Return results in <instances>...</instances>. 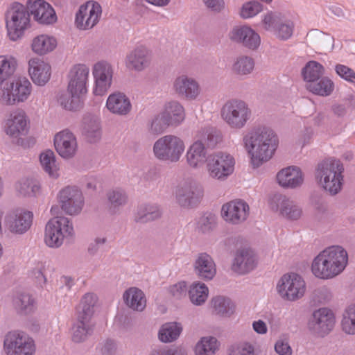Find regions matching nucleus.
I'll return each instance as SVG.
<instances>
[{
    "instance_id": "obj_1",
    "label": "nucleus",
    "mask_w": 355,
    "mask_h": 355,
    "mask_svg": "<svg viewBox=\"0 0 355 355\" xmlns=\"http://www.w3.org/2000/svg\"><path fill=\"white\" fill-rule=\"evenodd\" d=\"M243 144L252 165L257 168L273 157L279 146V138L272 128L263 126L245 135Z\"/></svg>"
},
{
    "instance_id": "obj_31",
    "label": "nucleus",
    "mask_w": 355,
    "mask_h": 355,
    "mask_svg": "<svg viewBox=\"0 0 355 355\" xmlns=\"http://www.w3.org/2000/svg\"><path fill=\"white\" fill-rule=\"evenodd\" d=\"M150 60L149 50L144 46H139L127 55L125 62L128 69L141 71L148 66Z\"/></svg>"
},
{
    "instance_id": "obj_19",
    "label": "nucleus",
    "mask_w": 355,
    "mask_h": 355,
    "mask_svg": "<svg viewBox=\"0 0 355 355\" xmlns=\"http://www.w3.org/2000/svg\"><path fill=\"white\" fill-rule=\"evenodd\" d=\"M250 211L249 205L242 200H234L221 207V217L227 223L238 225L245 221Z\"/></svg>"
},
{
    "instance_id": "obj_5",
    "label": "nucleus",
    "mask_w": 355,
    "mask_h": 355,
    "mask_svg": "<svg viewBox=\"0 0 355 355\" xmlns=\"http://www.w3.org/2000/svg\"><path fill=\"white\" fill-rule=\"evenodd\" d=\"M4 20L6 35L12 42L21 40L31 26L29 12L19 3H13L7 8Z\"/></svg>"
},
{
    "instance_id": "obj_42",
    "label": "nucleus",
    "mask_w": 355,
    "mask_h": 355,
    "mask_svg": "<svg viewBox=\"0 0 355 355\" xmlns=\"http://www.w3.org/2000/svg\"><path fill=\"white\" fill-rule=\"evenodd\" d=\"M209 289L204 283L195 282L189 290V296L191 302L196 305H201L207 300Z\"/></svg>"
},
{
    "instance_id": "obj_11",
    "label": "nucleus",
    "mask_w": 355,
    "mask_h": 355,
    "mask_svg": "<svg viewBox=\"0 0 355 355\" xmlns=\"http://www.w3.org/2000/svg\"><path fill=\"white\" fill-rule=\"evenodd\" d=\"M277 291L283 300L295 302L305 295L306 284L300 275L289 272L284 274L279 279L277 284Z\"/></svg>"
},
{
    "instance_id": "obj_20",
    "label": "nucleus",
    "mask_w": 355,
    "mask_h": 355,
    "mask_svg": "<svg viewBox=\"0 0 355 355\" xmlns=\"http://www.w3.org/2000/svg\"><path fill=\"white\" fill-rule=\"evenodd\" d=\"M93 76L95 81L93 93L96 96L104 95L111 85L112 69L110 64L104 61L97 62L93 68Z\"/></svg>"
},
{
    "instance_id": "obj_37",
    "label": "nucleus",
    "mask_w": 355,
    "mask_h": 355,
    "mask_svg": "<svg viewBox=\"0 0 355 355\" xmlns=\"http://www.w3.org/2000/svg\"><path fill=\"white\" fill-rule=\"evenodd\" d=\"M18 67L17 59L9 54L0 55V85L10 79Z\"/></svg>"
},
{
    "instance_id": "obj_50",
    "label": "nucleus",
    "mask_w": 355,
    "mask_h": 355,
    "mask_svg": "<svg viewBox=\"0 0 355 355\" xmlns=\"http://www.w3.org/2000/svg\"><path fill=\"white\" fill-rule=\"evenodd\" d=\"M294 24L291 21H282L280 20L275 28V34L281 40H288L292 36Z\"/></svg>"
},
{
    "instance_id": "obj_9",
    "label": "nucleus",
    "mask_w": 355,
    "mask_h": 355,
    "mask_svg": "<svg viewBox=\"0 0 355 355\" xmlns=\"http://www.w3.org/2000/svg\"><path fill=\"white\" fill-rule=\"evenodd\" d=\"M185 147L182 138L174 135H167L155 141L153 153L159 160L178 162L182 157Z\"/></svg>"
},
{
    "instance_id": "obj_30",
    "label": "nucleus",
    "mask_w": 355,
    "mask_h": 355,
    "mask_svg": "<svg viewBox=\"0 0 355 355\" xmlns=\"http://www.w3.org/2000/svg\"><path fill=\"white\" fill-rule=\"evenodd\" d=\"M207 152L205 144L200 140L193 142L187 148L185 159L188 166L198 168L207 161Z\"/></svg>"
},
{
    "instance_id": "obj_3",
    "label": "nucleus",
    "mask_w": 355,
    "mask_h": 355,
    "mask_svg": "<svg viewBox=\"0 0 355 355\" xmlns=\"http://www.w3.org/2000/svg\"><path fill=\"white\" fill-rule=\"evenodd\" d=\"M348 263L347 251L340 246H331L320 252L313 260L311 272L320 279H331L341 274Z\"/></svg>"
},
{
    "instance_id": "obj_46",
    "label": "nucleus",
    "mask_w": 355,
    "mask_h": 355,
    "mask_svg": "<svg viewBox=\"0 0 355 355\" xmlns=\"http://www.w3.org/2000/svg\"><path fill=\"white\" fill-rule=\"evenodd\" d=\"M340 327L346 334L355 335V308L350 306L345 311Z\"/></svg>"
},
{
    "instance_id": "obj_8",
    "label": "nucleus",
    "mask_w": 355,
    "mask_h": 355,
    "mask_svg": "<svg viewBox=\"0 0 355 355\" xmlns=\"http://www.w3.org/2000/svg\"><path fill=\"white\" fill-rule=\"evenodd\" d=\"M33 90L31 83L26 77L19 76L6 82L1 89L0 103L15 105L26 101Z\"/></svg>"
},
{
    "instance_id": "obj_26",
    "label": "nucleus",
    "mask_w": 355,
    "mask_h": 355,
    "mask_svg": "<svg viewBox=\"0 0 355 355\" xmlns=\"http://www.w3.org/2000/svg\"><path fill=\"white\" fill-rule=\"evenodd\" d=\"M56 37L47 33H42L33 37L30 47L33 53L39 56H44L53 52L58 47Z\"/></svg>"
},
{
    "instance_id": "obj_51",
    "label": "nucleus",
    "mask_w": 355,
    "mask_h": 355,
    "mask_svg": "<svg viewBox=\"0 0 355 355\" xmlns=\"http://www.w3.org/2000/svg\"><path fill=\"white\" fill-rule=\"evenodd\" d=\"M279 21V17L277 14L268 12L263 16L261 24L266 31H273L275 32Z\"/></svg>"
},
{
    "instance_id": "obj_36",
    "label": "nucleus",
    "mask_w": 355,
    "mask_h": 355,
    "mask_svg": "<svg viewBox=\"0 0 355 355\" xmlns=\"http://www.w3.org/2000/svg\"><path fill=\"white\" fill-rule=\"evenodd\" d=\"M123 299L126 306L134 311H142L146 306L144 292L136 287L127 289L123 295Z\"/></svg>"
},
{
    "instance_id": "obj_16",
    "label": "nucleus",
    "mask_w": 355,
    "mask_h": 355,
    "mask_svg": "<svg viewBox=\"0 0 355 355\" xmlns=\"http://www.w3.org/2000/svg\"><path fill=\"white\" fill-rule=\"evenodd\" d=\"M185 118L184 107L178 102H171L166 105L163 112L159 114L152 122L155 130H162L167 127L180 124Z\"/></svg>"
},
{
    "instance_id": "obj_57",
    "label": "nucleus",
    "mask_w": 355,
    "mask_h": 355,
    "mask_svg": "<svg viewBox=\"0 0 355 355\" xmlns=\"http://www.w3.org/2000/svg\"><path fill=\"white\" fill-rule=\"evenodd\" d=\"M275 351L280 355H291L292 349L288 343L284 340H279L275 345Z\"/></svg>"
},
{
    "instance_id": "obj_34",
    "label": "nucleus",
    "mask_w": 355,
    "mask_h": 355,
    "mask_svg": "<svg viewBox=\"0 0 355 355\" xmlns=\"http://www.w3.org/2000/svg\"><path fill=\"white\" fill-rule=\"evenodd\" d=\"M256 266V259L250 250H241L236 252L233 262L232 270L239 274H244L252 270Z\"/></svg>"
},
{
    "instance_id": "obj_28",
    "label": "nucleus",
    "mask_w": 355,
    "mask_h": 355,
    "mask_svg": "<svg viewBox=\"0 0 355 355\" xmlns=\"http://www.w3.org/2000/svg\"><path fill=\"white\" fill-rule=\"evenodd\" d=\"M173 88L180 96L189 100L196 99L200 92L198 83L186 75L176 78L173 83Z\"/></svg>"
},
{
    "instance_id": "obj_49",
    "label": "nucleus",
    "mask_w": 355,
    "mask_h": 355,
    "mask_svg": "<svg viewBox=\"0 0 355 355\" xmlns=\"http://www.w3.org/2000/svg\"><path fill=\"white\" fill-rule=\"evenodd\" d=\"M14 303L19 311L28 313L32 311L35 301L29 294L24 293L15 299Z\"/></svg>"
},
{
    "instance_id": "obj_27",
    "label": "nucleus",
    "mask_w": 355,
    "mask_h": 355,
    "mask_svg": "<svg viewBox=\"0 0 355 355\" xmlns=\"http://www.w3.org/2000/svg\"><path fill=\"white\" fill-rule=\"evenodd\" d=\"M278 184L283 188L295 189L304 182L302 171L297 166H288L280 170L276 176Z\"/></svg>"
},
{
    "instance_id": "obj_13",
    "label": "nucleus",
    "mask_w": 355,
    "mask_h": 355,
    "mask_svg": "<svg viewBox=\"0 0 355 355\" xmlns=\"http://www.w3.org/2000/svg\"><path fill=\"white\" fill-rule=\"evenodd\" d=\"M7 355H35L36 346L34 340L22 331L9 332L4 340Z\"/></svg>"
},
{
    "instance_id": "obj_47",
    "label": "nucleus",
    "mask_w": 355,
    "mask_h": 355,
    "mask_svg": "<svg viewBox=\"0 0 355 355\" xmlns=\"http://www.w3.org/2000/svg\"><path fill=\"white\" fill-rule=\"evenodd\" d=\"M254 60L246 56L239 57L233 65L232 69L238 74L245 75L252 72L254 69Z\"/></svg>"
},
{
    "instance_id": "obj_56",
    "label": "nucleus",
    "mask_w": 355,
    "mask_h": 355,
    "mask_svg": "<svg viewBox=\"0 0 355 355\" xmlns=\"http://www.w3.org/2000/svg\"><path fill=\"white\" fill-rule=\"evenodd\" d=\"M85 135L89 142L96 141L101 137V131L98 124L94 122L91 128H86Z\"/></svg>"
},
{
    "instance_id": "obj_29",
    "label": "nucleus",
    "mask_w": 355,
    "mask_h": 355,
    "mask_svg": "<svg viewBox=\"0 0 355 355\" xmlns=\"http://www.w3.org/2000/svg\"><path fill=\"white\" fill-rule=\"evenodd\" d=\"M27 124L26 114L23 111H15L6 119L4 130L6 135L17 138L26 132Z\"/></svg>"
},
{
    "instance_id": "obj_53",
    "label": "nucleus",
    "mask_w": 355,
    "mask_h": 355,
    "mask_svg": "<svg viewBox=\"0 0 355 355\" xmlns=\"http://www.w3.org/2000/svg\"><path fill=\"white\" fill-rule=\"evenodd\" d=\"M109 201L114 207L121 205L126 202L127 196L121 190H113L107 194Z\"/></svg>"
},
{
    "instance_id": "obj_22",
    "label": "nucleus",
    "mask_w": 355,
    "mask_h": 355,
    "mask_svg": "<svg viewBox=\"0 0 355 355\" xmlns=\"http://www.w3.org/2000/svg\"><path fill=\"white\" fill-rule=\"evenodd\" d=\"M28 72L33 83L37 86H44L51 79V65L39 58H32L28 62Z\"/></svg>"
},
{
    "instance_id": "obj_60",
    "label": "nucleus",
    "mask_w": 355,
    "mask_h": 355,
    "mask_svg": "<svg viewBox=\"0 0 355 355\" xmlns=\"http://www.w3.org/2000/svg\"><path fill=\"white\" fill-rule=\"evenodd\" d=\"M25 182L30 183L31 182V180L25 179L17 182L15 184V189L20 195L24 196H30V187L27 188L26 186L24 185Z\"/></svg>"
},
{
    "instance_id": "obj_64",
    "label": "nucleus",
    "mask_w": 355,
    "mask_h": 355,
    "mask_svg": "<svg viewBox=\"0 0 355 355\" xmlns=\"http://www.w3.org/2000/svg\"><path fill=\"white\" fill-rule=\"evenodd\" d=\"M150 355H186L185 353L178 349H169L162 352L155 351Z\"/></svg>"
},
{
    "instance_id": "obj_23",
    "label": "nucleus",
    "mask_w": 355,
    "mask_h": 355,
    "mask_svg": "<svg viewBox=\"0 0 355 355\" xmlns=\"http://www.w3.org/2000/svg\"><path fill=\"white\" fill-rule=\"evenodd\" d=\"M54 146L58 153L65 159L73 157L78 149L76 138L68 130H62L55 135Z\"/></svg>"
},
{
    "instance_id": "obj_62",
    "label": "nucleus",
    "mask_w": 355,
    "mask_h": 355,
    "mask_svg": "<svg viewBox=\"0 0 355 355\" xmlns=\"http://www.w3.org/2000/svg\"><path fill=\"white\" fill-rule=\"evenodd\" d=\"M198 137L200 139L207 140V144L211 145V146L216 144L220 139L219 135H218L212 132L207 133V139H205V136L203 135V133L200 132H199Z\"/></svg>"
},
{
    "instance_id": "obj_7",
    "label": "nucleus",
    "mask_w": 355,
    "mask_h": 355,
    "mask_svg": "<svg viewBox=\"0 0 355 355\" xmlns=\"http://www.w3.org/2000/svg\"><path fill=\"white\" fill-rule=\"evenodd\" d=\"M75 230L72 221L65 216L51 218L45 225L44 242L51 248H58L73 237Z\"/></svg>"
},
{
    "instance_id": "obj_2",
    "label": "nucleus",
    "mask_w": 355,
    "mask_h": 355,
    "mask_svg": "<svg viewBox=\"0 0 355 355\" xmlns=\"http://www.w3.org/2000/svg\"><path fill=\"white\" fill-rule=\"evenodd\" d=\"M89 69L85 64H76L69 71L67 94L58 97V104L64 110L76 111L81 109L88 92Z\"/></svg>"
},
{
    "instance_id": "obj_6",
    "label": "nucleus",
    "mask_w": 355,
    "mask_h": 355,
    "mask_svg": "<svg viewBox=\"0 0 355 355\" xmlns=\"http://www.w3.org/2000/svg\"><path fill=\"white\" fill-rule=\"evenodd\" d=\"M96 297L87 293L82 298L77 308V321L71 330V339L75 343L85 341L91 335L93 329L92 318Z\"/></svg>"
},
{
    "instance_id": "obj_4",
    "label": "nucleus",
    "mask_w": 355,
    "mask_h": 355,
    "mask_svg": "<svg viewBox=\"0 0 355 355\" xmlns=\"http://www.w3.org/2000/svg\"><path fill=\"white\" fill-rule=\"evenodd\" d=\"M344 167L338 159H328L319 163L315 171L318 183L326 191L336 195L342 189Z\"/></svg>"
},
{
    "instance_id": "obj_55",
    "label": "nucleus",
    "mask_w": 355,
    "mask_h": 355,
    "mask_svg": "<svg viewBox=\"0 0 355 355\" xmlns=\"http://www.w3.org/2000/svg\"><path fill=\"white\" fill-rule=\"evenodd\" d=\"M169 292L173 297L181 298L186 295L187 284L184 282H178L169 288Z\"/></svg>"
},
{
    "instance_id": "obj_41",
    "label": "nucleus",
    "mask_w": 355,
    "mask_h": 355,
    "mask_svg": "<svg viewBox=\"0 0 355 355\" xmlns=\"http://www.w3.org/2000/svg\"><path fill=\"white\" fill-rule=\"evenodd\" d=\"M210 304L215 313L221 316H230L234 311V304L230 299L224 297H214Z\"/></svg>"
},
{
    "instance_id": "obj_43",
    "label": "nucleus",
    "mask_w": 355,
    "mask_h": 355,
    "mask_svg": "<svg viewBox=\"0 0 355 355\" xmlns=\"http://www.w3.org/2000/svg\"><path fill=\"white\" fill-rule=\"evenodd\" d=\"M182 327L176 322L164 324L159 331V339L164 343H170L176 340L181 331Z\"/></svg>"
},
{
    "instance_id": "obj_39",
    "label": "nucleus",
    "mask_w": 355,
    "mask_h": 355,
    "mask_svg": "<svg viewBox=\"0 0 355 355\" xmlns=\"http://www.w3.org/2000/svg\"><path fill=\"white\" fill-rule=\"evenodd\" d=\"M40 162L42 168L51 178H58L60 175L59 167L56 164L54 153L51 150L42 152L40 155Z\"/></svg>"
},
{
    "instance_id": "obj_18",
    "label": "nucleus",
    "mask_w": 355,
    "mask_h": 355,
    "mask_svg": "<svg viewBox=\"0 0 355 355\" xmlns=\"http://www.w3.org/2000/svg\"><path fill=\"white\" fill-rule=\"evenodd\" d=\"M102 10L99 3L87 1L82 5L76 15L75 24L77 28L86 30L93 28L99 21Z\"/></svg>"
},
{
    "instance_id": "obj_21",
    "label": "nucleus",
    "mask_w": 355,
    "mask_h": 355,
    "mask_svg": "<svg viewBox=\"0 0 355 355\" xmlns=\"http://www.w3.org/2000/svg\"><path fill=\"white\" fill-rule=\"evenodd\" d=\"M28 8L35 21L41 24H52L57 21L53 8L44 0H28Z\"/></svg>"
},
{
    "instance_id": "obj_15",
    "label": "nucleus",
    "mask_w": 355,
    "mask_h": 355,
    "mask_svg": "<svg viewBox=\"0 0 355 355\" xmlns=\"http://www.w3.org/2000/svg\"><path fill=\"white\" fill-rule=\"evenodd\" d=\"M33 220V212L24 209H17L6 215L4 227L12 234H23L31 228Z\"/></svg>"
},
{
    "instance_id": "obj_63",
    "label": "nucleus",
    "mask_w": 355,
    "mask_h": 355,
    "mask_svg": "<svg viewBox=\"0 0 355 355\" xmlns=\"http://www.w3.org/2000/svg\"><path fill=\"white\" fill-rule=\"evenodd\" d=\"M252 328L259 334H265L268 330L266 324L261 320L253 322Z\"/></svg>"
},
{
    "instance_id": "obj_44",
    "label": "nucleus",
    "mask_w": 355,
    "mask_h": 355,
    "mask_svg": "<svg viewBox=\"0 0 355 355\" xmlns=\"http://www.w3.org/2000/svg\"><path fill=\"white\" fill-rule=\"evenodd\" d=\"M323 66L316 61H309L302 70L303 78L306 83L318 80L324 73Z\"/></svg>"
},
{
    "instance_id": "obj_38",
    "label": "nucleus",
    "mask_w": 355,
    "mask_h": 355,
    "mask_svg": "<svg viewBox=\"0 0 355 355\" xmlns=\"http://www.w3.org/2000/svg\"><path fill=\"white\" fill-rule=\"evenodd\" d=\"M306 89L311 93L321 96H329L334 89V82L327 77H323L315 82L306 83Z\"/></svg>"
},
{
    "instance_id": "obj_12",
    "label": "nucleus",
    "mask_w": 355,
    "mask_h": 355,
    "mask_svg": "<svg viewBox=\"0 0 355 355\" xmlns=\"http://www.w3.org/2000/svg\"><path fill=\"white\" fill-rule=\"evenodd\" d=\"M336 322V315L334 311L329 308L322 307L312 313L307 327L312 334L323 338L333 331Z\"/></svg>"
},
{
    "instance_id": "obj_58",
    "label": "nucleus",
    "mask_w": 355,
    "mask_h": 355,
    "mask_svg": "<svg viewBox=\"0 0 355 355\" xmlns=\"http://www.w3.org/2000/svg\"><path fill=\"white\" fill-rule=\"evenodd\" d=\"M44 267L42 263H40L37 267L32 271V277L35 278L37 282L40 285L44 284L46 283V277L43 273Z\"/></svg>"
},
{
    "instance_id": "obj_24",
    "label": "nucleus",
    "mask_w": 355,
    "mask_h": 355,
    "mask_svg": "<svg viewBox=\"0 0 355 355\" xmlns=\"http://www.w3.org/2000/svg\"><path fill=\"white\" fill-rule=\"evenodd\" d=\"M232 41L241 43L244 46L254 50L261 44L259 35L249 26H237L234 28L229 34Z\"/></svg>"
},
{
    "instance_id": "obj_52",
    "label": "nucleus",
    "mask_w": 355,
    "mask_h": 355,
    "mask_svg": "<svg viewBox=\"0 0 355 355\" xmlns=\"http://www.w3.org/2000/svg\"><path fill=\"white\" fill-rule=\"evenodd\" d=\"M336 71L340 78L349 83H355V71L353 69L345 65L337 64Z\"/></svg>"
},
{
    "instance_id": "obj_14",
    "label": "nucleus",
    "mask_w": 355,
    "mask_h": 355,
    "mask_svg": "<svg viewBox=\"0 0 355 355\" xmlns=\"http://www.w3.org/2000/svg\"><path fill=\"white\" fill-rule=\"evenodd\" d=\"M234 165L235 160L232 155L218 152L209 157L207 168L212 178L225 180L234 172Z\"/></svg>"
},
{
    "instance_id": "obj_61",
    "label": "nucleus",
    "mask_w": 355,
    "mask_h": 355,
    "mask_svg": "<svg viewBox=\"0 0 355 355\" xmlns=\"http://www.w3.org/2000/svg\"><path fill=\"white\" fill-rule=\"evenodd\" d=\"M24 185L30 187V196H37L41 193V187L38 182L31 180V182H25Z\"/></svg>"
},
{
    "instance_id": "obj_54",
    "label": "nucleus",
    "mask_w": 355,
    "mask_h": 355,
    "mask_svg": "<svg viewBox=\"0 0 355 355\" xmlns=\"http://www.w3.org/2000/svg\"><path fill=\"white\" fill-rule=\"evenodd\" d=\"M229 355H254V347L248 343H241L234 347Z\"/></svg>"
},
{
    "instance_id": "obj_17",
    "label": "nucleus",
    "mask_w": 355,
    "mask_h": 355,
    "mask_svg": "<svg viewBox=\"0 0 355 355\" xmlns=\"http://www.w3.org/2000/svg\"><path fill=\"white\" fill-rule=\"evenodd\" d=\"M58 201L62 209L69 215L80 213L84 205L82 192L77 187L71 186L66 187L59 191Z\"/></svg>"
},
{
    "instance_id": "obj_10",
    "label": "nucleus",
    "mask_w": 355,
    "mask_h": 355,
    "mask_svg": "<svg viewBox=\"0 0 355 355\" xmlns=\"http://www.w3.org/2000/svg\"><path fill=\"white\" fill-rule=\"evenodd\" d=\"M252 111L248 105L241 100L226 102L221 109V116L232 128L241 129L250 119Z\"/></svg>"
},
{
    "instance_id": "obj_48",
    "label": "nucleus",
    "mask_w": 355,
    "mask_h": 355,
    "mask_svg": "<svg viewBox=\"0 0 355 355\" xmlns=\"http://www.w3.org/2000/svg\"><path fill=\"white\" fill-rule=\"evenodd\" d=\"M263 10L262 4L256 1H250L243 4L240 15L243 19H248L256 16L261 12Z\"/></svg>"
},
{
    "instance_id": "obj_25",
    "label": "nucleus",
    "mask_w": 355,
    "mask_h": 355,
    "mask_svg": "<svg viewBox=\"0 0 355 355\" xmlns=\"http://www.w3.org/2000/svg\"><path fill=\"white\" fill-rule=\"evenodd\" d=\"M175 194L178 203L184 207H191L197 205L202 197L201 191L188 182L178 185Z\"/></svg>"
},
{
    "instance_id": "obj_32",
    "label": "nucleus",
    "mask_w": 355,
    "mask_h": 355,
    "mask_svg": "<svg viewBox=\"0 0 355 355\" xmlns=\"http://www.w3.org/2000/svg\"><path fill=\"white\" fill-rule=\"evenodd\" d=\"M196 274L204 279H212L216 273V264L210 255L200 253L193 263Z\"/></svg>"
},
{
    "instance_id": "obj_45",
    "label": "nucleus",
    "mask_w": 355,
    "mask_h": 355,
    "mask_svg": "<svg viewBox=\"0 0 355 355\" xmlns=\"http://www.w3.org/2000/svg\"><path fill=\"white\" fill-rule=\"evenodd\" d=\"M218 344L214 337H204L195 347L196 355H214L218 350Z\"/></svg>"
},
{
    "instance_id": "obj_33",
    "label": "nucleus",
    "mask_w": 355,
    "mask_h": 355,
    "mask_svg": "<svg viewBox=\"0 0 355 355\" xmlns=\"http://www.w3.org/2000/svg\"><path fill=\"white\" fill-rule=\"evenodd\" d=\"M106 107L112 114L126 115L130 112L132 105L126 95L121 92H116L108 96Z\"/></svg>"
},
{
    "instance_id": "obj_59",
    "label": "nucleus",
    "mask_w": 355,
    "mask_h": 355,
    "mask_svg": "<svg viewBox=\"0 0 355 355\" xmlns=\"http://www.w3.org/2000/svg\"><path fill=\"white\" fill-rule=\"evenodd\" d=\"M205 4L209 8L214 11H220L225 8L224 0H203Z\"/></svg>"
},
{
    "instance_id": "obj_35",
    "label": "nucleus",
    "mask_w": 355,
    "mask_h": 355,
    "mask_svg": "<svg viewBox=\"0 0 355 355\" xmlns=\"http://www.w3.org/2000/svg\"><path fill=\"white\" fill-rule=\"evenodd\" d=\"M274 200L282 216L290 220H297L301 217L302 211L293 200L283 196H275Z\"/></svg>"
},
{
    "instance_id": "obj_40",
    "label": "nucleus",
    "mask_w": 355,
    "mask_h": 355,
    "mask_svg": "<svg viewBox=\"0 0 355 355\" xmlns=\"http://www.w3.org/2000/svg\"><path fill=\"white\" fill-rule=\"evenodd\" d=\"M161 216L159 208L154 205H141L138 207L135 215L137 223H147L158 218Z\"/></svg>"
}]
</instances>
